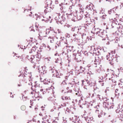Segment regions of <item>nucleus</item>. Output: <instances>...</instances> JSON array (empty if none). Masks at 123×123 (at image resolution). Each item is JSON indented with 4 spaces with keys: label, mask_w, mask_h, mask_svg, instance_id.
I'll use <instances>...</instances> for the list:
<instances>
[{
    "label": "nucleus",
    "mask_w": 123,
    "mask_h": 123,
    "mask_svg": "<svg viewBox=\"0 0 123 123\" xmlns=\"http://www.w3.org/2000/svg\"><path fill=\"white\" fill-rule=\"evenodd\" d=\"M96 34H98V35L100 37H103V36L104 35V31L103 30L97 28L95 30Z\"/></svg>",
    "instance_id": "1"
},
{
    "label": "nucleus",
    "mask_w": 123,
    "mask_h": 123,
    "mask_svg": "<svg viewBox=\"0 0 123 123\" xmlns=\"http://www.w3.org/2000/svg\"><path fill=\"white\" fill-rule=\"evenodd\" d=\"M41 56V54L40 53H38L35 55V57L34 59L36 60V61H39L40 60Z\"/></svg>",
    "instance_id": "2"
},
{
    "label": "nucleus",
    "mask_w": 123,
    "mask_h": 123,
    "mask_svg": "<svg viewBox=\"0 0 123 123\" xmlns=\"http://www.w3.org/2000/svg\"><path fill=\"white\" fill-rule=\"evenodd\" d=\"M47 80L46 79H44L43 80L44 83L46 84H48L50 82V81L49 80H48L47 81Z\"/></svg>",
    "instance_id": "3"
},
{
    "label": "nucleus",
    "mask_w": 123,
    "mask_h": 123,
    "mask_svg": "<svg viewBox=\"0 0 123 123\" xmlns=\"http://www.w3.org/2000/svg\"><path fill=\"white\" fill-rule=\"evenodd\" d=\"M34 58L35 57L33 55H31L30 58L31 61H33V62H34V61H36V60H35Z\"/></svg>",
    "instance_id": "4"
},
{
    "label": "nucleus",
    "mask_w": 123,
    "mask_h": 123,
    "mask_svg": "<svg viewBox=\"0 0 123 123\" xmlns=\"http://www.w3.org/2000/svg\"><path fill=\"white\" fill-rule=\"evenodd\" d=\"M44 33H42V32L41 33H40L39 34V37H45L46 36L45 35H44Z\"/></svg>",
    "instance_id": "5"
},
{
    "label": "nucleus",
    "mask_w": 123,
    "mask_h": 123,
    "mask_svg": "<svg viewBox=\"0 0 123 123\" xmlns=\"http://www.w3.org/2000/svg\"><path fill=\"white\" fill-rule=\"evenodd\" d=\"M35 86L36 87H39V84H38L37 81H36L35 82Z\"/></svg>",
    "instance_id": "6"
},
{
    "label": "nucleus",
    "mask_w": 123,
    "mask_h": 123,
    "mask_svg": "<svg viewBox=\"0 0 123 123\" xmlns=\"http://www.w3.org/2000/svg\"><path fill=\"white\" fill-rule=\"evenodd\" d=\"M52 73H53L55 72H56V76H57L58 75V74H58V72H57L56 70H55L54 69H52Z\"/></svg>",
    "instance_id": "7"
},
{
    "label": "nucleus",
    "mask_w": 123,
    "mask_h": 123,
    "mask_svg": "<svg viewBox=\"0 0 123 123\" xmlns=\"http://www.w3.org/2000/svg\"><path fill=\"white\" fill-rule=\"evenodd\" d=\"M94 84V83H92V82L91 81H90L89 82V84L91 86H92Z\"/></svg>",
    "instance_id": "8"
},
{
    "label": "nucleus",
    "mask_w": 123,
    "mask_h": 123,
    "mask_svg": "<svg viewBox=\"0 0 123 123\" xmlns=\"http://www.w3.org/2000/svg\"><path fill=\"white\" fill-rule=\"evenodd\" d=\"M73 84V83L72 84L70 83H69L68 84L69 85V88H70L71 87H72L74 85Z\"/></svg>",
    "instance_id": "9"
},
{
    "label": "nucleus",
    "mask_w": 123,
    "mask_h": 123,
    "mask_svg": "<svg viewBox=\"0 0 123 123\" xmlns=\"http://www.w3.org/2000/svg\"><path fill=\"white\" fill-rule=\"evenodd\" d=\"M64 98H65V99L66 100L68 99L69 100L70 99V98L69 97H68L67 96L64 97Z\"/></svg>",
    "instance_id": "10"
},
{
    "label": "nucleus",
    "mask_w": 123,
    "mask_h": 123,
    "mask_svg": "<svg viewBox=\"0 0 123 123\" xmlns=\"http://www.w3.org/2000/svg\"><path fill=\"white\" fill-rule=\"evenodd\" d=\"M21 108L22 110H24L25 109V106H23L21 107Z\"/></svg>",
    "instance_id": "11"
},
{
    "label": "nucleus",
    "mask_w": 123,
    "mask_h": 123,
    "mask_svg": "<svg viewBox=\"0 0 123 123\" xmlns=\"http://www.w3.org/2000/svg\"><path fill=\"white\" fill-rule=\"evenodd\" d=\"M45 59H47L48 61H50V60L51 59V57H48L45 58Z\"/></svg>",
    "instance_id": "12"
},
{
    "label": "nucleus",
    "mask_w": 123,
    "mask_h": 123,
    "mask_svg": "<svg viewBox=\"0 0 123 123\" xmlns=\"http://www.w3.org/2000/svg\"><path fill=\"white\" fill-rule=\"evenodd\" d=\"M118 70H123V68H120V69H118Z\"/></svg>",
    "instance_id": "13"
},
{
    "label": "nucleus",
    "mask_w": 123,
    "mask_h": 123,
    "mask_svg": "<svg viewBox=\"0 0 123 123\" xmlns=\"http://www.w3.org/2000/svg\"><path fill=\"white\" fill-rule=\"evenodd\" d=\"M65 84H66V83L65 82V81H63L62 83V84H63V85H64Z\"/></svg>",
    "instance_id": "14"
},
{
    "label": "nucleus",
    "mask_w": 123,
    "mask_h": 123,
    "mask_svg": "<svg viewBox=\"0 0 123 123\" xmlns=\"http://www.w3.org/2000/svg\"><path fill=\"white\" fill-rule=\"evenodd\" d=\"M45 68H46V67L45 66L42 67V69H45Z\"/></svg>",
    "instance_id": "15"
},
{
    "label": "nucleus",
    "mask_w": 123,
    "mask_h": 123,
    "mask_svg": "<svg viewBox=\"0 0 123 123\" xmlns=\"http://www.w3.org/2000/svg\"><path fill=\"white\" fill-rule=\"evenodd\" d=\"M118 90L117 89L115 91V92L116 93L118 91Z\"/></svg>",
    "instance_id": "16"
},
{
    "label": "nucleus",
    "mask_w": 123,
    "mask_h": 123,
    "mask_svg": "<svg viewBox=\"0 0 123 123\" xmlns=\"http://www.w3.org/2000/svg\"><path fill=\"white\" fill-rule=\"evenodd\" d=\"M110 108H113V105H112L110 107Z\"/></svg>",
    "instance_id": "17"
},
{
    "label": "nucleus",
    "mask_w": 123,
    "mask_h": 123,
    "mask_svg": "<svg viewBox=\"0 0 123 123\" xmlns=\"http://www.w3.org/2000/svg\"><path fill=\"white\" fill-rule=\"evenodd\" d=\"M51 17L50 16L49 17V18L48 19V20H50V19L51 18Z\"/></svg>",
    "instance_id": "18"
},
{
    "label": "nucleus",
    "mask_w": 123,
    "mask_h": 123,
    "mask_svg": "<svg viewBox=\"0 0 123 123\" xmlns=\"http://www.w3.org/2000/svg\"><path fill=\"white\" fill-rule=\"evenodd\" d=\"M52 41H53V40H52V41L51 40H50V42L51 43H52L53 42Z\"/></svg>",
    "instance_id": "19"
},
{
    "label": "nucleus",
    "mask_w": 123,
    "mask_h": 123,
    "mask_svg": "<svg viewBox=\"0 0 123 123\" xmlns=\"http://www.w3.org/2000/svg\"><path fill=\"white\" fill-rule=\"evenodd\" d=\"M82 82H84V80H82Z\"/></svg>",
    "instance_id": "20"
},
{
    "label": "nucleus",
    "mask_w": 123,
    "mask_h": 123,
    "mask_svg": "<svg viewBox=\"0 0 123 123\" xmlns=\"http://www.w3.org/2000/svg\"><path fill=\"white\" fill-rule=\"evenodd\" d=\"M36 27H37V28H38V26H37L36 25Z\"/></svg>",
    "instance_id": "21"
},
{
    "label": "nucleus",
    "mask_w": 123,
    "mask_h": 123,
    "mask_svg": "<svg viewBox=\"0 0 123 123\" xmlns=\"http://www.w3.org/2000/svg\"><path fill=\"white\" fill-rule=\"evenodd\" d=\"M57 54L56 53V54H55V55H57Z\"/></svg>",
    "instance_id": "22"
},
{
    "label": "nucleus",
    "mask_w": 123,
    "mask_h": 123,
    "mask_svg": "<svg viewBox=\"0 0 123 123\" xmlns=\"http://www.w3.org/2000/svg\"><path fill=\"white\" fill-rule=\"evenodd\" d=\"M55 62H56V63H57V62L56 61H55Z\"/></svg>",
    "instance_id": "23"
},
{
    "label": "nucleus",
    "mask_w": 123,
    "mask_h": 123,
    "mask_svg": "<svg viewBox=\"0 0 123 123\" xmlns=\"http://www.w3.org/2000/svg\"><path fill=\"white\" fill-rule=\"evenodd\" d=\"M30 108H31V106H30Z\"/></svg>",
    "instance_id": "24"
},
{
    "label": "nucleus",
    "mask_w": 123,
    "mask_h": 123,
    "mask_svg": "<svg viewBox=\"0 0 123 123\" xmlns=\"http://www.w3.org/2000/svg\"><path fill=\"white\" fill-rule=\"evenodd\" d=\"M29 16H31V14H29Z\"/></svg>",
    "instance_id": "25"
},
{
    "label": "nucleus",
    "mask_w": 123,
    "mask_h": 123,
    "mask_svg": "<svg viewBox=\"0 0 123 123\" xmlns=\"http://www.w3.org/2000/svg\"><path fill=\"white\" fill-rule=\"evenodd\" d=\"M31 14H32V12H31Z\"/></svg>",
    "instance_id": "26"
},
{
    "label": "nucleus",
    "mask_w": 123,
    "mask_h": 123,
    "mask_svg": "<svg viewBox=\"0 0 123 123\" xmlns=\"http://www.w3.org/2000/svg\"><path fill=\"white\" fill-rule=\"evenodd\" d=\"M108 0H106V1H108Z\"/></svg>",
    "instance_id": "27"
},
{
    "label": "nucleus",
    "mask_w": 123,
    "mask_h": 123,
    "mask_svg": "<svg viewBox=\"0 0 123 123\" xmlns=\"http://www.w3.org/2000/svg\"><path fill=\"white\" fill-rule=\"evenodd\" d=\"M47 90H48V89H47Z\"/></svg>",
    "instance_id": "28"
},
{
    "label": "nucleus",
    "mask_w": 123,
    "mask_h": 123,
    "mask_svg": "<svg viewBox=\"0 0 123 123\" xmlns=\"http://www.w3.org/2000/svg\"><path fill=\"white\" fill-rule=\"evenodd\" d=\"M35 109H37V108H35Z\"/></svg>",
    "instance_id": "29"
},
{
    "label": "nucleus",
    "mask_w": 123,
    "mask_h": 123,
    "mask_svg": "<svg viewBox=\"0 0 123 123\" xmlns=\"http://www.w3.org/2000/svg\"><path fill=\"white\" fill-rule=\"evenodd\" d=\"M35 109H37V108H35Z\"/></svg>",
    "instance_id": "30"
},
{
    "label": "nucleus",
    "mask_w": 123,
    "mask_h": 123,
    "mask_svg": "<svg viewBox=\"0 0 123 123\" xmlns=\"http://www.w3.org/2000/svg\"><path fill=\"white\" fill-rule=\"evenodd\" d=\"M43 70V71H44V70Z\"/></svg>",
    "instance_id": "31"
},
{
    "label": "nucleus",
    "mask_w": 123,
    "mask_h": 123,
    "mask_svg": "<svg viewBox=\"0 0 123 123\" xmlns=\"http://www.w3.org/2000/svg\"><path fill=\"white\" fill-rule=\"evenodd\" d=\"M58 32H59V33H60V32H59V31H58Z\"/></svg>",
    "instance_id": "32"
}]
</instances>
